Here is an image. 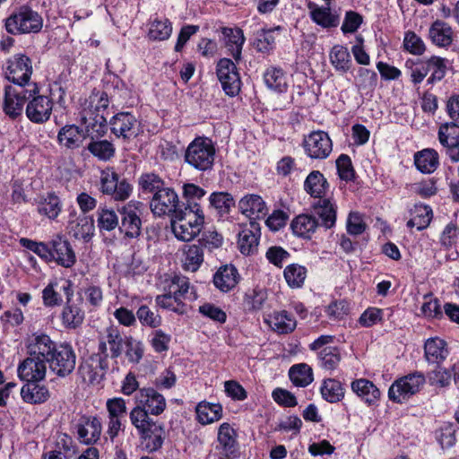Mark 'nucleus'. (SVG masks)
<instances>
[{"instance_id":"nucleus-13","label":"nucleus","mask_w":459,"mask_h":459,"mask_svg":"<svg viewBox=\"0 0 459 459\" xmlns=\"http://www.w3.org/2000/svg\"><path fill=\"white\" fill-rule=\"evenodd\" d=\"M150 208L154 216L168 215L171 218L176 216L178 211L182 210L178 194L169 186L161 189L160 194L155 193L150 201Z\"/></svg>"},{"instance_id":"nucleus-8","label":"nucleus","mask_w":459,"mask_h":459,"mask_svg":"<svg viewBox=\"0 0 459 459\" xmlns=\"http://www.w3.org/2000/svg\"><path fill=\"white\" fill-rule=\"evenodd\" d=\"M108 353L104 342H99L98 351L91 354L79 368L82 377L92 385L100 384L108 370Z\"/></svg>"},{"instance_id":"nucleus-59","label":"nucleus","mask_w":459,"mask_h":459,"mask_svg":"<svg viewBox=\"0 0 459 459\" xmlns=\"http://www.w3.org/2000/svg\"><path fill=\"white\" fill-rule=\"evenodd\" d=\"M120 216L114 210L106 207L98 210V227L100 231H111L119 228Z\"/></svg>"},{"instance_id":"nucleus-31","label":"nucleus","mask_w":459,"mask_h":459,"mask_svg":"<svg viewBox=\"0 0 459 459\" xmlns=\"http://www.w3.org/2000/svg\"><path fill=\"white\" fill-rule=\"evenodd\" d=\"M240 275L232 264L221 266L213 275L214 286L222 292H228L236 287Z\"/></svg>"},{"instance_id":"nucleus-1","label":"nucleus","mask_w":459,"mask_h":459,"mask_svg":"<svg viewBox=\"0 0 459 459\" xmlns=\"http://www.w3.org/2000/svg\"><path fill=\"white\" fill-rule=\"evenodd\" d=\"M216 148L212 141L204 136L195 137L185 152V161L198 171H208L213 167Z\"/></svg>"},{"instance_id":"nucleus-39","label":"nucleus","mask_w":459,"mask_h":459,"mask_svg":"<svg viewBox=\"0 0 459 459\" xmlns=\"http://www.w3.org/2000/svg\"><path fill=\"white\" fill-rule=\"evenodd\" d=\"M267 323L274 332L280 334L290 333L297 326L295 318L286 310L273 312L269 316Z\"/></svg>"},{"instance_id":"nucleus-10","label":"nucleus","mask_w":459,"mask_h":459,"mask_svg":"<svg viewBox=\"0 0 459 459\" xmlns=\"http://www.w3.org/2000/svg\"><path fill=\"white\" fill-rule=\"evenodd\" d=\"M63 290L66 301L61 312V321L65 328L74 330L82 325L85 318V312L82 309L81 299L74 300V289L71 281H66L60 288Z\"/></svg>"},{"instance_id":"nucleus-44","label":"nucleus","mask_w":459,"mask_h":459,"mask_svg":"<svg viewBox=\"0 0 459 459\" xmlns=\"http://www.w3.org/2000/svg\"><path fill=\"white\" fill-rule=\"evenodd\" d=\"M264 82L268 89L279 93L288 89L287 75L280 67H268L264 73Z\"/></svg>"},{"instance_id":"nucleus-26","label":"nucleus","mask_w":459,"mask_h":459,"mask_svg":"<svg viewBox=\"0 0 459 459\" xmlns=\"http://www.w3.org/2000/svg\"><path fill=\"white\" fill-rule=\"evenodd\" d=\"M47 365L39 359L28 356L18 366V377L22 381H42L46 377Z\"/></svg>"},{"instance_id":"nucleus-25","label":"nucleus","mask_w":459,"mask_h":459,"mask_svg":"<svg viewBox=\"0 0 459 459\" xmlns=\"http://www.w3.org/2000/svg\"><path fill=\"white\" fill-rule=\"evenodd\" d=\"M78 439L81 443L91 445L96 443L102 431L100 420L98 417H82L76 424Z\"/></svg>"},{"instance_id":"nucleus-46","label":"nucleus","mask_w":459,"mask_h":459,"mask_svg":"<svg viewBox=\"0 0 459 459\" xmlns=\"http://www.w3.org/2000/svg\"><path fill=\"white\" fill-rule=\"evenodd\" d=\"M414 164L420 172L430 174L438 167V154L433 149H424L415 153Z\"/></svg>"},{"instance_id":"nucleus-14","label":"nucleus","mask_w":459,"mask_h":459,"mask_svg":"<svg viewBox=\"0 0 459 459\" xmlns=\"http://www.w3.org/2000/svg\"><path fill=\"white\" fill-rule=\"evenodd\" d=\"M108 126L117 138L130 141L138 135L140 122L132 112L120 111L109 119Z\"/></svg>"},{"instance_id":"nucleus-24","label":"nucleus","mask_w":459,"mask_h":459,"mask_svg":"<svg viewBox=\"0 0 459 459\" xmlns=\"http://www.w3.org/2000/svg\"><path fill=\"white\" fill-rule=\"evenodd\" d=\"M260 224L250 221L238 233V245L242 255H250L256 252L260 238Z\"/></svg>"},{"instance_id":"nucleus-52","label":"nucleus","mask_w":459,"mask_h":459,"mask_svg":"<svg viewBox=\"0 0 459 459\" xmlns=\"http://www.w3.org/2000/svg\"><path fill=\"white\" fill-rule=\"evenodd\" d=\"M317 359L321 368L332 372L338 367L342 357L337 347L327 346L317 352Z\"/></svg>"},{"instance_id":"nucleus-12","label":"nucleus","mask_w":459,"mask_h":459,"mask_svg":"<svg viewBox=\"0 0 459 459\" xmlns=\"http://www.w3.org/2000/svg\"><path fill=\"white\" fill-rule=\"evenodd\" d=\"M47 364L50 371L59 377L71 375L76 365V354L72 345L66 342L59 343Z\"/></svg>"},{"instance_id":"nucleus-15","label":"nucleus","mask_w":459,"mask_h":459,"mask_svg":"<svg viewBox=\"0 0 459 459\" xmlns=\"http://www.w3.org/2000/svg\"><path fill=\"white\" fill-rule=\"evenodd\" d=\"M216 74L225 93L234 97L240 91L241 80L236 64L230 58L217 63Z\"/></svg>"},{"instance_id":"nucleus-61","label":"nucleus","mask_w":459,"mask_h":459,"mask_svg":"<svg viewBox=\"0 0 459 459\" xmlns=\"http://www.w3.org/2000/svg\"><path fill=\"white\" fill-rule=\"evenodd\" d=\"M164 292V294L158 295L155 298L156 304L164 309H168L180 315L184 314L186 312L185 303H183V301L176 299L168 291Z\"/></svg>"},{"instance_id":"nucleus-21","label":"nucleus","mask_w":459,"mask_h":459,"mask_svg":"<svg viewBox=\"0 0 459 459\" xmlns=\"http://www.w3.org/2000/svg\"><path fill=\"white\" fill-rule=\"evenodd\" d=\"M58 344L48 334L34 333L27 341V352L29 356L48 363Z\"/></svg>"},{"instance_id":"nucleus-23","label":"nucleus","mask_w":459,"mask_h":459,"mask_svg":"<svg viewBox=\"0 0 459 459\" xmlns=\"http://www.w3.org/2000/svg\"><path fill=\"white\" fill-rule=\"evenodd\" d=\"M82 123L84 126V134L91 140L100 139L108 130V122L105 114L94 113L91 109L82 110Z\"/></svg>"},{"instance_id":"nucleus-6","label":"nucleus","mask_w":459,"mask_h":459,"mask_svg":"<svg viewBox=\"0 0 459 459\" xmlns=\"http://www.w3.org/2000/svg\"><path fill=\"white\" fill-rule=\"evenodd\" d=\"M204 222V213L180 210L171 218V229L178 239L190 241L201 232Z\"/></svg>"},{"instance_id":"nucleus-18","label":"nucleus","mask_w":459,"mask_h":459,"mask_svg":"<svg viewBox=\"0 0 459 459\" xmlns=\"http://www.w3.org/2000/svg\"><path fill=\"white\" fill-rule=\"evenodd\" d=\"M304 149L312 159H326L332 152L333 144L329 135L324 131H315L304 140Z\"/></svg>"},{"instance_id":"nucleus-34","label":"nucleus","mask_w":459,"mask_h":459,"mask_svg":"<svg viewBox=\"0 0 459 459\" xmlns=\"http://www.w3.org/2000/svg\"><path fill=\"white\" fill-rule=\"evenodd\" d=\"M449 351L446 342L438 337L429 338L424 345V357L429 363H442L448 356Z\"/></svg>"},{"instance_id":"nucleus-63","label":"nucleus","mask_w":459,"mask_h":459,"mask_svg":"<svg viewBox=\"0 0 459 459\" xmlns=\"http://www.w3.org/2000/svg\"><path fill=\"white\" fill-rule=\"evenodd\" d=\"M58 284L56 281L49 282L42 290V301L45 307H59L63 303V299L57 291Z\"/></svg>"},{"instance_id":"nucleus-5","label":"nucleus","mask_w":459,"mask_h":459,"mask_svg":"<svg viewBox=\"0 0 459 459\" xmlns=\"http://www.w3.org/2000/svg\"><path fill=\"white\" fill-rule=\"evenodd\" d=\"M426 383L420 371H414L397 378L388 389V398L396 403H403L418 394Z\"/></svg>"},{"instance_id":"nucleus-64","label":"nucleus","mask_w":459,"mask_h":459,"mask_svg":"<svg viewBox=\"0 0 459 459\" xmlns=\"http://www.w3.org/2000/svg\"><path fill=\"white\" fill-rule=\"evenodd\" d=\"M455 429L450 423H445L436 432V437L443 449H447L455 446L456 442Z\"/></svg>"},{"instance_id":"nucleus-35","label":"nucleus","mask_w":459,"mask_h":459,"mask_svg":"<svg viewBox=\"0 0 459 459\" xmlns=\"http://www.w3.org/2000/svg\"><path fill=\"white\" fill-rule=\"evenodd\" d=\"M40 381L30 380L21 389V395L24 402L37 404L45 403L49 397L48 388L39 384Z\"/></svg>"},{"instance_id":"nucleus-43","label":"nucleus","mask_w":459,"mask_h":459,"mask_svg":"<svg viewBox=\"0 0 459 459\" xmlns=\"http://www.w3.org/2000/svg\"><path fill=\"white\" fill-rule=\"evenodd\" d=\"M62 207L60 198L53 192L48 193L46 196L41 197L37 203L38 212L50 220H55L58 217Z\"/></svg>"},{"instance_id":"nucleus-22","label":"nucleus","mask_w":459,"mask_h":459,"mask_svg":"<svg viewBox=\"0 0 459 459\" xmlns=\"http://www.w3.org/2000/svg\"><path fill=\"white\" fill-rule=\"evenodd\" d=\"M50 244L51 262H55L64 268H72L75 264V252L66 238L57 235L50 240Z\"/></svg>"},{"instance_id":"nucleus-48","label":"nucleus","mask_w":459,"mask_h":459,"mask_svg":"<svg viewBox=\"0 0 459 459\" xmlns=\"http://www.w3.org/2000/svg\"><path fill=\"white\" fill-rule=\"evenodd\" d=\"M320 393L324 400L334 403L343 399L345 389L339 380L327 378L322 382Z\"/></svg>"},{"instance_id":"nucleus-57","label":"nucleus","mask_w":459,"mask_h":459,"mask_svg":"<svg viewBox=\"0 0 459 459\" xmlns=\"http://www.w3.org/2000/svg\"><path fill=\"white\" fill-rule=\"evenodd\" d=\"M432 210L429 205L415 206L412 218L407 222L410 229L416 228L418 230L426 229L431 221Z\"/></svg>"},{"instance_id":"nucleus-9","label":"nucleus","mask_w":459,"mask_h":459,"mask_svg":"<svg viewBox=\"0 0 459 459\" xmlns=\"http://www.w3.org/2000/svg\"><path fill=\"white\" fill-rule=\"evenodd\" d=\"M32 63L29 56L23 54H17L10 57L4 69V77L13 86L26 88L29 84H38L31 80Z\"/></svg>"},{"instance_id":"nucleus-29","label":"nucleus","mask_w":459,"mask_h":459,"mask_svg":"<svg viewBox=\"0 0 459 459\" xmlns=\"http://www.w3.org/2000/svg\"><path fill=\"white\" fill-rule=\"evenodd\" d=\"M313 212L316 218L320 219L319 226L325 230L331 229L336 221V204L329 198H319L313 204Z\"/></svg>"},{"instance_id":"nucleus-11","label":"nucleus","mask_w":459,"mask_h":459,"mask_svg":"<svg viewBox=\"0 0 459 459\" xmlns=\"http://www.w3.org/2000/svg\"><path fill=\"white\" fill-rule=\"evenodd\" d=\"M140 202H129L117 208V213L120 216L119 231L127 238H136L141 235L142 213Z\"/></svg>"},{"instance_id":"nucleus-42","label":"nucleus","mask_w":459,"mask_h":459,"mask_svg":"<svg viewBox=\"0 0 459 459\" xmlns=\"http://www.w3.org/2000/svg\"><path fill=\"white\" fill-rule=\"evenodd\" d=\"M329 60L335 71L345 74L352 66V60L348 48L342 45H334L329 53Z\"/></svg>"},{"instance_id":"nucleus-40","label":"nucleus","mask_w":459,"mask_h":459,"mask_svg":"<svg viewBox=\"0 0 459 459\" xmlns=\"http://www.w3.org/2000/svg\"><path fill=\"white\" fill-rule=\"evenodd\" d=\"M206 194V191L201 186L186 183L183 186V196L186 199V204L181 206L182 211H193L194 212L204 213L198 201L201 200Z\"/></svg>"},{"instance_id":"nucleus-16","label":"nucleus","mask_w":459,"mask_h":459,"mask_svg":"<svg viewBox=\"0 0 459 459\" xmlns=\"http://www.w3.org/2000/svg\"><path fill=\"white\" fill-rule=\"evenodd\" d=\"M40 89L38 85V92L27 101L25 114L27 118L35 124H43L49 120L52 110L53 101L46 95L39 93Z\"/></svg>"},{"instance_id":"nucleus-41","label":"nucleus","mask_w":459,"mask_h":459,"mask_svg":"<svg viewBox=\"0 0 459 459\" xmlns=\"http://www.w3.org/2000/svg\"><path fill=\"white\" fill-rule=\"evenodd\" d=\"M290 227L295 235L310 238L311 235L319 227V222L313 215L300 214L292 221Z\"/></svg>"},{"instance_id":"nucleus-54","label":"nucleus","mask_w":459,"mask_h":459,"mask_svg":"<svg viewBox=\"0 0 459 459\" xmlns=\"http://www.w3.org/2000/svg\"><path fill=\"white\" fill-rule=\"evenodd\" d=\"M87 150L100 160H109L115 155V146L108 140H91Z\"/></svg>"},{"instance_id":"nucleus-36","label":"nucleus","mask_w":459,"mask_h":459,"mask_svg":"<svg viewBox=\"0 0 459 459\" xmlns=\"http://www.w3.org/2000/svg\"><path fill=\"white\" fill-rule=\"evenodd\" d=\"M329 188V183L324 175L318 170H313L308 174L304 182V190L313 198H325Z\"/></svg>"},{"instance_id":"nucleus-19","label":"nucleus","mask_w":459,"mask_h":459,"mask_svg":"<svg viewBox=\"0 0 459 459\" xmlns=\"http://www.w3.org/2000/svg\"><path fill=\"white\" fill-rule=\"evenodd\" d=\"M438 141L446 149L452 161H459V125L451 121L442 124L438 128Z\"/></svg>"},{"instance_id":"nucleus-27","label":"nucleus","mask_w":459,"mask_h":459,"mask_svg":"<svg viewBox=\"0 0 459 459\" xmlns=\"http://www.w3.org/2000/svg\"><path fill=\"white\" fill-rule=\"evenodd\" d=\"M240 212L250 221L264 218L267 213V207L263 198L258 195H246L238 202Z\"/></svg>"},{"instance_id":"nucleus-30","label":"nucleus","mask_w":459,"mask_h":459,"mask_svg":"<svg viewBox=\"0 0 459 459\" xmlns=\"http://www.w3.org/2000/svg\"><path fill=\"white\" fill-rule=\"evenodd\" d=\"M86 135L82 129L75 125H65L57 134L60 146L69 150L79 149L82 146Z\"/></svg>"},{"instance_id":"nucleus-51","label":"nucleus","mask_w":459,"mask_h":459,"mask_svg":"<svg viewBox=\"0 0 459 459\" xmlns=\"http://www.w3.org/2000/svg\"><path fill=\"white\" fill-rule=\"evenodd\" d=\"M281 28L280 26L272 29H261L256 32L255 40L254 47L258 52L263 54L270 53L275 46V38L273 33L280 31Z\"/></svg>"},{"instance_id":"nucleus-20","label":"nucleus","mask_w":459,"mask_h":459,"mask_svg":"<svg viewBox=\"0 0 459 459\" xmlns=\"http://www.w3.org/2000/svg\"><path fill=\"white\" fill-rule=\"evenodd\" d=\"M67 230L75 239L89 242L95 231L94 220L91 216L77 215L76 211L73 210L69 213Z\"/></svg>"},{"instance_id":"nucleus-17","label":"nucleus","mask_w":459,"mask_h":459,"mask_svg":"<svg viewBox=\"0 0 459 459\" xmlns=\"http://www.w3.org/2000/svg\"><path fill=\"white\" fill-rule=\"evenodd\" d=\"M100 184L102 193L111 195L117 201L127 199L133 190L131 184L125 178L120 179L119 175L114 171L103 172Z\"/></svg>"},{"instance_id":"nucleus-62","label":"nucleus","mask_w":459,"mask_h":459,"mask_svg":"<svg viewBox=\"0 0 459 459\" xmlns=\"http://www.w3.org/2000/svg\"><path fill=\"white\" fill-rule=\"evenodd\" d=\"M377 84V74L375 71L360 67L357 73V87L359 90H374Z\"/></svg>"},{"instance_id":"nucleus-3","label":"nucleus","mask_w":459,"mask_h":459,"mask_svg":"<svg viewBox=\"0 0 459 459\" xmlns=\"http://www.w3.org/2000/svg\"><path fill=\"white\" fill-rule=\"evenodd\" d=\"M43 26L39 13L28 5L16 8L5 20L6 31L12 35L37 33Z\"/></svg>"},{"instance_id":"nucleus-33","label":"nucleus","mask_w":459,"mask_h":459,"mask_svg":"<svg viewBox=\"0 0 459 459\" xmlns=\"http://www.w3.org/2000/svg\"><path fill=\"white\" fill-rule=\"evenodd\" d=\"M218 442L221 446L222 455L230 459L237 453V433L230 423H222L218 429Z\"/></svg>"},{"instance_id":"nucleus-7","label":"nucleus","mask_w":459,"mask_h":459,"mask_svg":"<svg viewBox=\"0 0 459 459\" xmlns=\"http://www.w3.org/2000/svg\"><path fill=\"white\" fill-rule=\"evenodd\" d=\"M28 86L26 88L12 85L4 87L3 110L8 117L16 119L21 117L28 100L38 92V84Z\"/></svg>"},{"instance_id":"nucleus-55","label":"nucleus","mask_w":459,"mask_h":459,"mask_svg":"<svg viewBox=\"0 0 459 459\" xmlns=\"http://www.w3.org/2000/svg\"><path fill=\"white\" fill-rule=\"evenodd\" d=\"M289 377L296 386L305 387L313 381V371L307 364H296L290 367Z\"/></svg>"},{"instance_id":"nucleus-53","label":"nucleus","mask_w":459,"mask_h":459,"mask_svg":"<svg viewBox=\"0 0 459 459\" xmlns=\"http://www.w3.org/2000/svg\"><path fill=\"white\" fill-rule=\"evenodd\" d=\"M221 413L222 408L220 404L203 402L196 406L197 420L204 425L219 420Z\"/></svg>"},{"instance_id":"nucleus-47","label":"nucleus","mask_w":459,"mask_h":459,"mask_svg":"<svg viewBox=\"0 0 459 459\" xmlns=\"http://www.w3.org/2000/svg\"><path fill=\"white\" fill-rule=\"evenodd\" d=\"M172 33V23L165 17H155L149 23L148 38L153 41L168 39Z\"/></svg>"},{"instance_id":"nucleus-32","label":"nucleus","mask_w":459,"mask_h":459,"mask_svg":"<svg viewBox=\"0 0 459 459\" xmlns=\"http://www.w3.org/2000/svg\"><path fill=\"white\" fill-rule=\"evenodd\" d=\"M307 8L311 20L323 28L337 27L340 22L339 15L331 12L330 5L319 6L315 3H308Z\"/></svg>"},{"instance_id":"nucleus-49","label":"nucleus","mask_w":459,"mask_h":459,"mask_svg":"<svg viewBox=\"0 0 459 459\" xmlns=\"http://www.w3.org/2000/svg\"><path fill=\"white\" fill-rule=\"evenodd\" d=\"M204 262V249L199 244L186 245L184 248V269L190 272L197 271Z\"/></svg>"},{"instance_id":"nucleus-58","label":"nucleus","mask_w":459,"mask_h":459,"mask_svg":"<svg viewBox=\"0 0 459 459\" xmlns=\"http://www.w3.org/2000/svg\"><path fill=\"white\" fill-rule=\"evenodd\" d=\"M283 275L290 288H300L307 278V268L298 264H291L286 266Z\"/></svg>"},{"instance_id":"nucleus-50","label":"nucleus","mask_w":459,"mask_h":459,"mask_svg":"<svg viewBox=\"0 0 459 459\" xmlns=\"http://www.w3.org/2000/svg\"><path fill=\"white\" fill-rule=\"evenodd\" d=\"M138 184L142 193L152 194V196L155 195V193L160 194L161 189L167 186L165 181L158 174L152 172L142 174Z\"/></svg>"},{"instance_id":"nucleus-45","label":"nucleus","mask_w":459,"mask_h":459,"mask_svg":"<svg viewBox=\"0 0 459 459\" xmlns=\"http://www.w3.org/2000/svg\"><path fill=\"white\" fill-rule=\"evenodd\" d=\"M100 342H104L105 347L108 349L109 346L110 357L117 359L123 352L126 345V337L124 338L120 331L114 326L107 328L106 334L100 340Z\"/></svg>"},{"instance_id":"nucleus-38","label":"nucleus","mask_w":459,"mask_h":459,"mask_svg":"<svg viewBox=\"0 0 459 459\" xmlns=\"http://www.w3.org/2000/svg\"><path fill=\"white\" fill-rule=\"evenodd\" d=\"M225 45L236 62L241 60L242 48L245 43L243 30L239 28H224Z\"/></svg>"},{"instance_id":"nucleus-4","label":"nucleus","mask_w":459,"mask_h":459,"mask_svg":"<svg viewBox=\"0 0 459 459\" xmlns=\"http://www.w3.org/2000/svg\"><path fill=\"white\" fill-rule=\"evenodd\" d=\"M135 419L131 423L137 429L144 449L150 453L160 449L166 437L163 423L145 415L143 419L142 416H136Z\"/></svg>"},{"instance_id":"nucleus-60","label":"nucleus","mask_w":459,"mask_h":459,"mask_svg":"<svg viewBox=\"0 0 459 459\" xmlns=\"http://www.w3.org/2000/svg\"><path fill=\"white\" fill-rule=\"evenodd\" d=\"M431 75L428 79V83L432 84L435 82L441 81L446 73V60L440 56H433L427 60Z\"/></svg>"},{"instance_id":"nucleus-2","label":"nucleus","mask_w":459,"mask_h":459,"mask_svg":"<svg viewBox=\"0 0 459 459\" xmlns=\"http://www.w3.org/2000/svg\"><path fill=\"white\" fill-rule=\"evenodd\" d=\"M136 405L129 413L130 420H136V416L144 415L147 418L152 416H159L162 414L167 408V402L163 394H161L154 387H143L138 390L134 395Z\"/></svg>"},{"instance_id":"nucleus-28","label":"nucleus","mask_w":459,"mask_h":459,"mask_svg":"<svg viewBox=\"0 0 459 459\" xmlns=\"http://www.w3.org/2000/svg\"><path fill=\"white\" fill-rule=\"evenodd\" d=\"M429 39L438 48H447L454 40V30L442 20L434 21L429 29Z\"/></svg>"},{"instance_id":"nucleus-56","label":"nucleus","mask_w":459,"mask_h":459,"mask_svg":"<svg viewBox=\"0 0 459 459\" xmlns=\"http://www.w3.org/2000/svg\"><path fill=\"white\" fill-rule=\"evenodd\" d=\"M209 201L221 216L228 215L231 208L235 206V200L228 192H213L210 195Z\"/></svg>"},{"instance_id":"nucleus-37","label":"nucleus","mask_w":459,"mask_h":459,"mask_svg":"<svg viewBox=\"0 0 459 459\" xmlns=\"http://www.w3.org/2000/svg\"><path fill=\"white\" fill-rule=\"evenodd\" d=\"M351 390L368 405L376 403L380 397L379 389L366 378L356 379L351 382Z\"/></svg>"}]
</instances>
